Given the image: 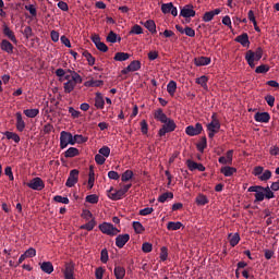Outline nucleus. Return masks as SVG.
Wrapping results in <instances>:
<instances>
[{
  "label": "nucleus",
  "instance_id": "8fccbe9b",
  "mask_svg": "<svg viewBox=\"0 0 279 279\" xmlns=\"http://www.w3.org/2000/svg\"><path fill=\"white\" fill-rule=\"evenodd\" d=\"M94 227H96V221L94 219H92L87 223L82 225V227H80V229L86 230V231H93Z\"/></svg>",
  "mask_w": 279,
  "mask_h": 279
},
{
  "label": "nucleus",
  "instance_id": "e2e57ef3",
  "mask_svg": "<svg viewBox=\"0 0 279 279\" xmlns=\"http://www.w3.org/2000/svg\"><path fill=\"white\" fill-rule=\"evenodd\" d=\"M109 260L108 251L105 248L100 251V263L106 264Z\"/></svg>",
  "mask_w": 279,
  "mask_h": 279
},
{
  "label": "nucleus",
  "instance_id": "3c124183",
  "mask_svg": "<svg viewBox=\"0 0 279 279\" xmlns=\"http://www.w3.org/2000/svg\"><path fill=\"white\" fill-rule=\"evenodd\" d=\"M143 34V27L138 26L137 24L132 26V29H130L129 35H142Z\"/></svg>",
  "mask_w": 279,
  "mask_h": 279
},
{
  "label": "nucleus",
  "instance_id": "6e6d98bb",
  "mask_svg": "<svg viewBox=\"0 0 279 279\" xmlns=\"http://www.w3.org/2000/svg\"><path fill=\"white\" fill-rule=\"evenodd\" d=\"M73 140L78 145L87 143V141H88V138L86 136H83V135H73Z\"/></svg>",
  "mask_w": 279,
  "mask_h": 279
},
{
  "label": "nucleus",
  "instance_id": "72a5a7b5",
  "mask_svg": "<svg viewBox=\"0 0 279 279\" xmlns=\"http://www.w3.org/2000/svg\"><path fill=\"white\" fill-rule=\"evenodd\" d=\"M220 172L225 177L230 178V177H232L236 172V169L233 168V167H228L227 166V167L221 168Z\"/></svg>",
  "mask_w": 279,
  "mask_h": 279
},
{
  "label": "nucleus",
  "instance_id": "6e6552de",
  "mask_svg": "<svg viewBox=\"0 0 279 279\" xmlns=\"http://www.w3.org/2000/svg\"><path fill=\"white\" fill-rule=\"evenodd\" d=\"M26 186L34 191H43L45 190V182L40 178H34L31 182L26 183Z\"/></svg>",
  "mask_w": 279,
  "mask_h": 279
},
{
  "label": "nucleus",
  "instance_id": "f03ea898",
  "mask_svg": "<svg viewBox=\"0 0 279 279\" xmlns=\"http://www.w3.org/2000/svg\"><path fill=\"white\" fill-rule=\"evenodd\" d=\"M132 187V184H126L121 186L120 190H114L113 187H111L108 191V197L111 201H119V199H123V197L125 196L126 193H129V190Z\"/></svg>",
  "mask_w": 279,
  "mask_h": 279
},
{
  "label": "nucleus",
  "instance_id": "f704fd0d",
  "mask_svg": "<svg viewBox=\"0 0 279 279\" xmlns=\"http://www.w3.org/2000/svg\"><path fill=\"white\" fill-rule=\"evenodd\" d=\"M166 92H168V94H170V96L173 97L177 92V82L170 81V83H168V85L166 86Z\"/></svg>",
  "mask_w": 279,
  "mask_h": 279
},
{
  "label": "nucleus",
  "instance_id": "c85d7f7f",
  "mask_svg": "<svg viewBox=\"0 0 279 279\" xmlns=\"http://www.w3.org/2000/svg\"><path fill=\"white\" fill-rule=\"evenodd\" d=\"M122 41V38L119 37L117 35V33L114 32H109L108 36L106 37V43H111V44H114V43H121Z\"/></svg>",
  "mask_w": 279,
  "mask_h": 279
},
{
  "label": "nucleus",
  "instance_id": "dca6fc26",
  "mask_svg": "<svg viewBox=\"0 0 279 279\" xmlns=\"http://www.w3.org/2000/svg\"><path fill=\"white\" fill-rule=\"evenodd\" d=\"M186 167H189L190 171H199V172H204L206 171V168L203 166V163H197L195 161H192L191 159L186 160Z\"/></svg>",
  "mask_w": 279,
  "mask_h": 279
},
{
  "label": "nucleus",
  "instance_id": "338daca9",
  "mask_svg": "<svg viewBox=\"0 0 279 279\" xmlns=\"http://www.w3.org/2000/svg\"><path fill=\"white\" fill-rule=\"evenodd\" d=\"M155 211L154 208H144V209H141V211H138V215L141 216H149L150 214H153Z\"/></svg>",
  "mask_w": 279,
  "mask_h": 279
},
{
  "label": "nucleus",
  "instance_id": "aec40b11",
  "mask_svg": "<svg viewBox=\"0 0 279 279\" xmlns=\"http://www.w3.org/2000/svg\"><path fill=\"white\" fill-rule=\"evenodd\" d=\"M0 48L2 51L7 52L8 54H12L15 47L11 45V43L7 39H2L0 44Z\"/></svg>",
  "mask_w": 279,
  "mask_h": 279
},
{
  "label": "nucleus",
  "instance_id": "c756f323",
  "mask_svg": "<svg viewBox=\"0 0 279 279\" xmlns=\"http://www.w3.org/2000/svg\"><path fill=\"white\" fill-rule=\"evenodd\" d=\"M15 117H16V130H19V132H23V130H25V122L23 121L22 113L16 112Z\"/></svg>",
  "mask_w": 279,
  "mask_h": 279
},
{
  "label": "nucleus",
  "instance_id": "5701e85b",
  "mask_svg": "<svg viewBox=\"0 0 279 279\" xmlns=\"http://www.w3.org/2000/svg\"><path fill=\"white\" fill-rule=\"evenodd\" d=\"M233 150H228L226 157H219L218 162L222 165H232Z\"/></svg>",
  "mask_w": 279,
  "mask_h": 279
},
{
  "label": "nucleus",
  "instance_id": "49530a36",
  "mask_svg": "<svg viewBox=\"0 0 279 279\" xmlns=\"http://www.w3.org/2000/svg\"><path fill=\"white\" fill-rule=\"evenodd\" d=\"M207 146L208 144H207L206 136H203V138H201V141L197 144V150L201 151V154H203L204 149H206Z\"/></svg>",
  "mask_w": 279,
  "mask_h": 279
},
{
  "label": "nucleus",
  "instance_id": "4d7b16f0",
  "mask_svg": "<svg viewBox=\"0 0 279 279\" xmlns=\"http://www.w3.org/2000/svg\"><path fill=\"white\" fill-rule=\"evenodd\" d=\"M25 10L28 11V13H31L32 17L36 19L37 10L36 7H34V4H26Z\"/></svg>",
  "mask_w": 279,
  "mask_h": 279
},
{
  "label": "nucleus",
  "instance_id": "e433bc0d",
  "mask_svg": "<svg viewBox=\"0 0 279 279\" xmlns=\"http://www.w3.org/2000/svg\"><path fill=\"white\" fill-rule=\"evenodd\" d=\"M208 203H209V199L206 195L198 194L197 198H195V204H197V206H206V204Z\"/></svg>",
  "mask_w": 279,
  "mask_h": 279
},
{
  "label": "nucleus",
  "instance_id": "09e8293b",
  "mask_svg": "<svg viewBox=\"0 0 279 279\" xmlns=\"http://www.w3.org/2000/svg\"><path fill=\"white\" fill-rule=\"evenodd\" d=\"M94 181V170L93 167H90V172H88L87 190H93Z\"/></svg>",
  "mask_w": 279,
  "mask_h": 279
},
{
  "label": "nucleus",
  "instance_id": "7c9ffc66",
  "mask_svg": "<svg viewBox=\"0 0 279 279\" xmlns=\"http://www.w3.org/2000/svg\"><path fill=\"white\" fill-rule=\"evenodd\" d=\"M113 274H114V278L123 279L125 278V268H123L122 266H116Z\"/></svg>",
  "mask_w": 279,
  "mask_h": 279
},
{
  "label": "nucleus",
  "instance_id": "a19ab883",
  "mask_svg": "<svg viewBox=\"0 0 279 279\" xmlns=\"http://www.w3.org/2000/svg\"><path fill=\"white\" fill-rule=\"evenodd\" d=\"M177 9V7L173 5V3H162L161 4V13L162 14H170V11Z\"/></svg>",
  "mask_w": 279,
  "mask_h": 279
},
{
  "label": "nucleus",
  "instance_id": "393cba45",
  "mask_svg": "<svg viewBox=\"0 0 279 279\" xmlns=\"http://www.w3.org/2000/svg\"><path fill=\"white\" fill-rule=\"evenodd\" d=\"M270 186L263 187L260 185H252L247 192L274 193Z\"/></svg>",
  "mask_w": 279,
  "mask_h": 279
},
{
  "label": "nucleus",
  "instance_id": "6ab92c4d",
  "mask_svg": "<svg viewBox=\"0 0 279 279\" xmlns=\"http://www.w3.org/2000/svg\"><path fill=\"white\" fill-rule=\"evenodd\" d=\"M254 120L259 123H268L270 117L268 112H256V114H254Z\"/></svg>",
  "mask_w": 279,
  "mask_h": 279
},
{
  "label": "nucleus",
  "instance_id": "79ce46f5",
  "mask_svg": "<svg viewBox=\"0 0 279 279\" xmlns=\"http://www.w3.org/2000/svg\"><path fill=\"white\" fill-rule=\"evenodd\" d=\"M4 136H7L8 141H13L14 143L19 144L20 143V136L16 133L7 131L4 133Z\"/></svg>",
  "mask_w": 279,
  "mask_h": 279
},
{
  "label": "nucleus",
  "instance_id": "423d86ee",
  "mask_svg": "<svg viewBox=\"0 0 279 279\" xmlns=\"http://www.w3.org/2000/svg\"><path fill=\"white\" fill-rule=\"evenodd\" d=\"M77 84H82V76L75 75L74 78L63 84L64 94H71Z\"/></svg>",
  "mask_w": 279,
  "mask_h": 279
},
{
  "label": "nucleus",
  "instance_id": "13d9d810",
  "mask_svg": "<svg viewBox=\"0 0 279 279\" xmlns=\"http://www.w3.org/2000/svg\"><path fill=\"white\" fill-rule=\"evenodd\" d=\"M248 193H256V194H254V197L256 198L255 203H260V202L265 201V192L257 191V192H248Z\"/></svg>",
  "mask_w": 279,
  "mask_h": 279
},
{
  "label": "nucleus",
  "instance_id": "f3484780",
  "mask_svg": "<svg viewBox=\"0 0 279 279\" xmlns=\"http://www.w3.org/2000/svg\"><path fill=\"white\" fill-rule=\"evenodd\" d=\"M235 43H239L242 47H250V35H247V33H242V35L236 36Z\"/></svg>",
  "mask_w": 279,
  "mask_h": 279
},
{
  "label": "nucleus",
  "instance_id": "052dcab7",
  "mask_svg": "<svg viewBox=\"0 0 279 279\" xmlns=\"http://www.w3.org/2000/svg\"><path fill=\"white\" fill-rule=\"evenodd\" d=\"M22 256H26L28 258L36 257V248L31 247V248L26 250L25 253L22 254Z\"/></svg>",
  "mask_w": 279,
  "mask_h": 279
},
{
  "label": "nucleus",
  "instance_id": "2eb2a0df",
  "mask_svg": "<svg viewBox=\"0 0 279 279\" xmlns=\"http://www.w3.org/2000/svg\"><path fill=\"white\" fill-rule=\"evenodd\" d=\"M130 241V234H119L116 239V245L118 248H123L125 244Z\"/></svg>",
  "mask_w": 279,
  "mask_h": 279
},
{
  "label": "nucleus",
  "instance_id": "0eeeda50",
  "mask_svg": "<svg viewBox=\"0 0 279 279\" xmlns=\"http://www.w3.org/2000/svg\"><path fill=\"white\" fill-rule=\"evenodd\" d=\"M99 230L100 232L109 236H116L118 233H120V230L113 227L112 223H108V222L99 225Z\"/></svg>",
  "mask_w": 279,
  "mask_h": 279
},
{
  "label": "nucleus",
  "instance_id": "0e129e2a",
  "mask_svg": "<svg viewBox=\"0 0 279 279\" xmlns=\"http://www.w3.org/2000/svg\"><path fill=\"white\" fill-rule=\"evenodd\" d=\"M95 161L99 166L105 165L106 157L104 155L97 154L96 157H95Z\"/></svg>",
  "mask_w": 279,
  "mask_h": 279
},
{
  "label": "nucleus",
  "instance_id": "bb28decb",
  "mask_svg": "<svg viewBox=\"0 0 279 279\" xmlns=\"http://www.w3.org/2000/svg\"><path fill=\"white\" fill-rule=\"evenodd\" d=\"M182 227L183 225L180 221H170L166 225V229H168V231H179Z\"/></svg>",
  "mask_w": 279,
  "mask_h": 279
},
{
  "label": "nucleus",
  "instance_id": "864d4df0",
  "mask_svg": "<svg viewBox=\"0 0 279 279\" xmlns=\"http://www.w3.org/2000/svg\"><path fill=\"white\" fill-rule=\"evenodd\" d=\"M53 199L56 203H59V204H70V199L66 196L56 195Z\"/></svg>",
  "mask_w": 279,
  "mask_h": 279
},
{
  "label": "nucleus",
  "instance_id": "4c0bfd02",
  "mask_svg": "<svg viewBox=\"0 0 279 279\" xmlns=\"http://www.w3.org/2000/svg\"><path fill=\"white\" fill-rule=\"evenodd\" d=\"M23 114H25L26 118L34 119L39 116V109H25L23 110Z\"/></svg>",
  "mask_w": 279,
  "mask_h": 279
},
{
  "label": "nucleus",
  "instance_id": "f257e3e1",
  "mask_svg": "<svg viewBox=\"0 0 279 279\" xmlns=\"http://www.w3.org/2000/svg\"><path fill=\"white\" fill-rule=\"evenodd\" d=\"M260 58H263V48L260 47L256 48V51L248 50L245 52V61L251 69L256 68V63L254 62H259Z\"/></svg>",
  "mask_w": 279,
  "mask_h": 279
},
{
  "label": "nucleus",
  "instance_id": "774afa93",
  "mask_svg": "<svg viewBox=\"0 0 279 279\" xmlns=\"http://www.w3.org/2000/svg\"><path fill=\"white\" fill-rule=\"evenodd\" d=\"M183 34H185L189 37H195V31L192 29V27L186 26L185 31H183Z\"/></svg>",
  "mask_w": 279,
  "mask_h": 279
},
{
  "label": "nucleus",
  "instance_id": "20e7f679",
  "mask_svg": "<svg viewBox=\"0 0 279 279\" xmlns=\"http://www.w3.org/2000/svg\"><path fill=\"white\" fill-rule=\"evenodd\" d=\"M69 145H76L75 141L73 140V135L70 132L61 131L59 134V147L61 149L66 148Z\"/></svg>",
  "mask_w": 279,
  "mask_h": 279
},
{
  "label": "nucleus",
  "instance_id": "bf43d9fd",
  "mask_svg": "<svg viewBox=\"0 0 279 279\" xmlns=\"http://www.w3.org/2000/svg\"><path fill=\"white\" fill-rule=\"evenodd\" d=\"M110 147L108 146H102V148L99 149V155L104 156L105 158H109L110 157Z\"/></svg>",
  "mask_w": 279,
  "mask_h": 279
},
{
  "label": "nucleus",
  "instance_id": "cd10ccee",
  "mask_svg": "<svg viewBox=\"0 0 279 279\" xmlns=\"http://www.w3.org/2000/svg\"><path fill=\"white\" fill-rule=\"evenodd\" d=\"M228 241L230 242L231 247H235L239 242H241V235L239 233L228 234Z\"/></svg>",
  "mask_w": 279,
  "mask_h": 279
},
{
  "label": "nucleus",
  "instance_id": "a18cd8bd",
  "mask_svg": "<svg viewBox=\"0 0 279 279\" xmlns=\"http://www.w3.org/2000/svg\"><path fill=\"white\" fill-rule=\"evenodd\" d=\"M144 26L150 32V34H156V24L154 20H147Z\"/></svg>",
  "mask_w": 279,
  "mask_h": 279
},
{
  "label": "nucleus",
  "instance_id": "9b49d317",
  "mask_svg": "<svg viewBox=\"0 0 279 279\" xmlns=\"http://www.w3.org/2000/svg\"><path fill=\"white\" fill-rule=\"evenodd\" d=\"M78 182V170L77 169H73L70 171V175L68 177L66 180V187H73L75 186V184H77Z\"/></svg>",
  "mask_w": 279,
  "mask_h": 279
},
{
  "label": "nucleus",
  "instance_id": "9d476101",
  "mask_svg": "<svg viewBox=\"0 0 279 279\" xmlns=\"http://www.w3.org/2000/svg\"><path fill=\"white\" fill-rule=\"evenodd\" d=\"M90 40L92 43H94V45H96L97 50L101 52H108V46H106V44L101 41V37H99V35H92Z\"/></svg>",
  "mask_w": 279,
  "mask_h": 279
},
{
  "label": "nucleus",
  "instance_id": "4468645a",
  "mask_svg": "<svg viewBox=\"0 0 279 279\" xmlns=\"http://www.w3.org/2000/svg\"><path fill=\"white\" fill-rule=\"evenodd\" d=\"M154 119L157 120V122H161V123H165V122H174V120H171L167 117V114H165V112H162V109H157L155 112H154Z\"/></svg>",
  "mask_w": 279,
  "mask_h": 279
},
{
  "label": "nucleus",
  "instance_id": "de8ad7c7",
  "mask_svg": "<svg viewBox=\"0 0 279 279\" xmlns=\"http://www.w3.org/2000/svg\"><path fill=\"white\" fill-rule=\"evenodd\" d=\"M195 83L201 85V87H203V88H207L208 87V77L203 75V76L196 78Z\"/></svg>",
  "mask_w": 279,
  "mask_h": 279
},
{
  "label": "nucleus",
  "instance_id": "412c9836",
  "mask_svg": "<svg viewBox=\"0 0 279 279\" xmlns=\"http://www.w3.org/2000/svg\"><path fill=\"white\" fill-rule=\"evenodd\" d=\"M94 107L99 110L105 109V98L102 97L101 93H96V98L94 99Z\"/></svg>",
  "mask_w": 279,
  "mask_h": 279
},
{
  "label": "nucleus",
  "instance_id": "a878e982",
  "mask_svg": "<svg viewBox=\"0 0 279 279\" xmlns=\"http://www.w3.org/2000/svg\"><path fill=\"white\" fill-rule=\"evenodd\" d=\"M40 270H43L46 275H51L54 271V267L52 266L51 262H44L40 264Z\"/></svg>",
  "mask_w": 279,
  "mask_h": 279
},
{
  "label": "nucleus",
  "instance_id": "ddd939ff",
  "mask_svg": "<svg viewBox=\"0 0 279 279\" xmlns=\"http://www.w3.org/2000/svg\"><path fill=\"white\" fill-rule=\"evenodd\" d=\"M180 16L183 19H191L195 16V11L193 10L192 4H186L180 10Z\"/></svg>",
  "mask_w": 279,
  "mask_h": 279
},
{
  "label": "nucleus",
  "instance_id": "603ef678",
  "mask_svg": "<svg viewBox=\"0 0 279 279\" xmlns=\"http://www.w3.org/2000/svg\"><path fill=\"white\" fill-rule=\"evenodd\" d=\"M85 202H87L88 204H97L99 203V196H97L96 194L87 195L85 196Z\"/></svg>",
  "mask_w": 279,
  "mask_h": 279
},
{
  "label": "nucleus",
  "instance_id": "f8f14e48",
  "mask_svg": "<svg viewBox=\"0 0 279 279\" xmlns=\"http://www.w3.org/2000/svg\"><path fill=\"white\" fill-rule=\"evenodd\" d=\"M141 70V61L134 60L130 62L129 66L121 70V74L128 75L130 72H136Z\"/></svg>",
  "mask_w": 279,
  "mask_h": 279
},
{
  "label": "nucleus",
  "instance_id": "a211bd4d",
  "mask_svg": "<svg viewBox=\"0 0 279 279\" xmlns=\"http://www.w3.org/2000/svg\"><path fill=\"white\" fill-rule=\"evenodd\" d=\"M73 270H74L73 264L72 263H65L64 264V270H63L64 279H75V278H73Z\"/></svg>",
  "mask_w": 279,
  "mask_h": 279
},
{
  "label": "nucleus",
  "instance_id": "69168bd1",
  "mask_svg": "<svg viewBox=\"0 0 279 279\" xmlns=\"http://www.w3.org/2000/svg\"><path fill=\"white\" fill-rule=\"evenodd\" d=\"M216 14H213V13H204L203 15V22L204 23H208V22H211L213 19H215Z\"/></svg>",
  "mask_w": 279,
  "mask_h": 279
},
{
  "label": "nucleus",
  "instance_id": "b1692460",
  "mask_svg": "<svg viewBox=\"0 0 279 279\" xmlns=\"http://www.w3.org/2000/svg\"><path fill=\"white\" fill-rule=\"evenodd\" d=\"M2 34H4V36H7L8 39L11 40V43H13L14 45H16L17 40H16V37H15V33H13V31H11L10 27L4 26V27L2 28Z\"/></svg>",
  "mask_w": 279,
  "mask_h": 279
},
{
  "label": "nucleus",
  "instance_id": "473e14b6",
  "mask_svg": "<svg viewBox=\"0 0 279 279\" xmlns=\"http://www.w3.org/2000/svg\"><path fill=\"white\" fill-rule=\"evenodd\" d=\"M80 155V151L75 147L68 148L66 151H64V158H75Z\"/></svg>",
  "mask_w": 279,
  "mask_h": 279
},
{
  "label": "nucleus",
  "instance_id": "37998d69",
  "mask_svg": "<svg viewBox=\"0 0 279 279\" xmlns=\"http://www.w3.org/2000/svg\"><path fill=\"white\" fill-rule=\"evenodd\" d=\"M82 56L87 60L88 65L93 66L96 63V58H94L87 50L82 52Z\"/></svg>",
  "mask_w": 279,
  "mask_h": 279
},
{
  "label": "nucleus",
  "instance_id": "7ed1b4c3",
  "mask_svg": "<svg viewBox=\"0 0 279 279\" xmlns=\"http://www.w3.org/2000/svg\"><path fill=\"white\" fill-rule=\"evenodd\" d=\"M220 128H221V124H220V120H218L216 113H213L211 116V122L210 123H207V131L209 132L207 134V136H209V138H214L215 135L220 132Z\"/></svg>",
  "mask_w": 279,
  "mask_h": 279
},
{
  "label": "nucleus",
  "instance_id": "680f3d73",
  "mask_svg": "<svg viewBox=\"0 0 279 279\" xmlns=\"http://www.w3.org/2000/svg\"><path fill=\"white\" fill-rule=\"evenodd\" d=\"M142 252H144L145 254H149L150 252H153V244H150L149 242H145L144 244H142Z\"/></svg>",
  "mask_w": 279,
  "mask_h": 279
},
{
  "label": "nucleus",
  "instance_id": "39448f33",
  "mask_svg": "<svg viewBox=\"0 0 279 279\" xmlns=\"http://www.w3.org/2000/svg\"><path fill=\"white\" fill-rule=\"evenodd\" d=\"M161 129L157 132L159 137L166 136L168 133H172L177 130L175 121L161 122Z\"/></svg>",
  "mask_w": 279,
  "mask_h": 279
},
{
  "label": "nucleus",
  "instance_id": "58836bf2",
  "mask_svg": "<svg viewBox=\"0 0 279 279\" xmlns=\"http://www.w3.org/2000/svg\"><path fill=\"white\" fill-rule=\"evenodd\" d=\"M132 227H133V231H135V233L137 234H143V232L146 231L143 223L138 221H133Z\"/></svg>",
  "mask_w": 279,
  "mask_h": 279
},
{
  "label": "nucleus",
  "instance_id": "ea45409f",
  "mask_svg": "<svg viewBox=\"0 0 279 279\" xmlns=\"http://www.w3.org/2000/svg\"><path fill=\"white\" fill-rule=\"evenodd\" d=\"M134 178V172L132 170H124L123 174H121V182H129Z\"/></svg>",
  "mask_w": 279,
  "mask_h": 279
},
{
  "label": "nucleus",
  "instance_id": "4be33fe9",
  "mask_svg": "<svg viewBox=\"0 0 279 279\" xmlns=\"http://www.w3.org/2000/svg\"><path fill=\"white\" fill-rule=\"evenodd\" d=\"M209 63H211V59L207 57H198L194 59V64L197 68L209 65Z\"/></svg>",
  "mask_w": 279,
  "mask_h": 279
},
{
  "label": "nucleus",
  "instance_id": "c9c22d12",
  "mask_svg": "<svg viewBox=\"0 0 279 279\" xmlns=\"http://www.w3.org/2000/svg\"><path fill=\"white\" fill-rule=\"evenodd\" d=\"M129 59H130V54L126 52H117V54H114V58H113V60L117 62H125Z\"/></svg>",
  "mask_w": 279,
  "mask_h": 279
},
{
  "label": "nucleus",
  "instance_id": "c03bdc74",
  "mask_svg": "<svg viewBox=\"0 0 279 279\" xmlns=\"http://www.w3.org/2000/svg\"><path fill=\"white\" fill-rule=\"evenodd\" d=\"M257 179H259L260 182H267L269 179H271V171L270 170H264L263 173L259 175H256Z\"/></svg>",
  "mask_w": 279,
  "mask_h": 279
},
{
  "label": "nucleus",
  "instance_id": "2f4dec72",
  "mask_svg": "<svg viewBox=\"0 0 279 279\" xmlns=\"http://www.w3.org/2000/svg\"><path fill=\"white\" fill-rule=\"evenodd\" d=\"M173 199V193L171 192H166V193H162L161 195H159V197H157V202L159 203H167L168 201H171Z\"/></svg>",
  "mask_w": 279,
  "mask_h": 279
},
{
  "label": "nucleus",
  "instance_id": "5fc2aeb1",
  "mask_svg": "<svg viewBox=\"0 0 279 279\" xmlns=\"http://www.w3.org/2000/svg\"><path fill=\"white\" fill-rule=\"evenodd\" d=\"M256 74H266L269 72V65L266 64H260L259 66L256 68Z\"/></svg>",
  "mask_w": 279,
  "mask_h": 279
},
{
  "label": "nucleus",
  "instance_id": "1a4fd4ad",
  "mask_svg": "<svg viewBox=\"0 0 279 279\" xmlns=\"http://www.w3.org/2000/svg\"><path fill=\"white\" fill-rule=\"evenodd\" d=\"M203 132V124L195 123V125H189L185 129V134L189 136H197Z\"/></svg>",
  "mask_w": 279,
  "mask_h": 279
}]
</instances>
